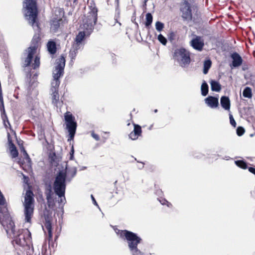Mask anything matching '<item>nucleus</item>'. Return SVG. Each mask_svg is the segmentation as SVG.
Returning a JSON list of instances; mask_svg holds the SVG:
<instances>
[{"mask_svg":"<svg viewBox=\"0 0 255 255\" xmlns=\"http://www.w3.org/2000/svg\"><path fill=\"white\" fill-rule=\"evenodd\" d=\"M0 223L4 228L8 237L13 238L14 239L13 241L16 244L20 246H27L29 248V251L27 252V254H30L31 252H33V247H32L31 250L30 249L31 235L28 229H21L16 231L15 230L14 223L11 219V217L1 221Z\"/></svg>","mask_w":255,"mask_h":255,"instance_id":"obj_1","label":"nucleus"},{"mask_svg":"<svg viewBox=\"0 0 255 255\" xmlns=\"http://www.w3.org/2000/svg\"><path fill=\"white\" fill-rule=\"evenodd\" d=\"M116 232L120 238L127 241L131 255H145V254L137 248L138 245L141 243L142 239L137 234L127 230H118Z\"/></svg>","mask_w":255,"mask_h":255,"instance_id":"obj_2","label":"nucleus"},{"mask_svg":"<svg viewBox=\"0 0 255 255\" xmlns=\"http://www.w3.org/2000/svg\"><path fill=\"white\" fill-rule=\"evenodd\" d=\"M23 6L26 10L25 15L29 20V23L33 28L36 27L37 29H39L37 22L38 10L36 2L34 0H25L23 2Z\"/></svg>","mask_w":255,"mask_h":255,"instance_id":"obj_3","label":"nucleus"},{"mask_svg":"<svg viewBox=\"0 0 255 255\" xmlns=\"http://www.w3.org/2000/svg\"><path fill=\"white\" fill-rule=\"evenodd\" d=\"M65 61V57L63 55L56 60L55 70L53 72V81L51 82V91H58L60 83L59 78L63 75Z\"/></svg>","mask_w":255,"mask_h":255,"instance_id":"obj_4","label":"nucleus"},{"mask_svg":"<svg viewBox=\"0 0 255 255\" xmlns=\"http://www.w3.org/2000/svg\"><path fill=\"white\" fill-rule=\"evenodd\" d=\"M66 173L63 170L58 172L53 184V188L55 194L60 197L65 194L66 187Z\"/></svg>","mask_w":255,"mask_h":255,"instance_id":"obj_5","label":"nucleus"},{"mask_svg":"<svg viewBox=\"0 0 255 255\" xmlns=\"http://www.w3.org/2000/svg\"><path fill=\"white\" fill-rule=\"evenodd\" d=\"M34 194L30 190H27L26 191L24 197V215L25 217V221L27 223H30L31 218L34 212Z\"/></svg>","mask_w":255,"mask_h":255,"instance_id":"obj_6","label":"nucleus"},{"mask_svg":"<svg viewBox=\"0 0 255 255\" xmlns=\"http://www.w3.org/2000/svg\"><path fill=\"white\" fill-rule=\"evenodd\" d=\"M173 58L183 68L187 67L191 62L189 51L183 47L176 48L174 50Z\"/></svg>","mask_w":255,"mask_h":255,"instance_id":"obj_7","label":"nucleus"},{"mask_svg":"<svg viewBox=\"0 0 255 255\" xmlns=\"http://www.w3.org/2000/svg\"><path fill=\"white\" fill-rule=\"evenodd\" d=\"M98 9L96 7L91 9L87 13L86 18L83 20V29L87 30V36H90L92 33L94 25L97 21Z\"/></svg>","mask_w":255,"mask_h":255,"instance_id":"obj_8","label":"nucleus"},{"mask_svg":"<svg viewBox=\"0 0 255 255\" xmlns=\"http://www.w3.org/2000/svg\"><path fill=\"white\" fill-rule=\"evenodd\" d=\"M66 128L69 133V139H73L76 133L77 124L75 117L69 112L64 114Z\"/></svg>","mask_w":255,"mask_h":255,"instance_id":"obj_9","label":"nucleus"},{"mask_svg":"<svg viewBox=\"0 0 255 255\" xmlns=\"http://www.w3.org/2000/svg\"><path fill=\"white\" fill-rule=\"evenodd\" d=\"M180 11L182 12V17L184 20L190 21L192 20V14L190 4L185 0L181 4Z\"/></svg>","mask_w":255,"mask_h":255,"instance_id":"obj_10","label":"nucleus"},{"mask_svg":"<svg viewBox=\"0 0 255 255\" xmlns=\"http://www.w3.org/2000/svg\"><path fill=\"white\" fill-rule=\"evenodd\" d=\"M230 57L232 61L229 66L232 69L238 68L242 65L243 60L238 53L234 52L231 54Z\"/></svg>","mask_w":255,"mask_h":255,"instance_id":"obj_11","label":"nucleus"},{"mask_svg":"<svg viewBox=\"0 0 255 255\" xmlns=\"http://www.w3.org/2000/svg\"><path fill=\"white\" fill-rule=\"evenodd\" d=\"M88 36H87V30L79 32L78 34L76 35L75 42L73 45H75L77 47L83 48L84 45V41L85 38Z\"/></svg>","mask_w":255,"mask_h":255,"instance_id":"obj_12","label":"nucleus"},{"mask_svg":"<svg viewBox=\"0 0 255 255\" xmlns=\"http://www.w3.org/2000/svg\"><path fill=\"white\" fill-rule=\"evenodd\" d=\"M190 45L194 49L201 51L204 46V40L202 37L196 36L191 40Z\"/></svg>","mask_w":255,"mask_h":255,"instance_id":"obj_13","label":"nucleus"},{"mask_svg":"<svg viewBox=\"0 0 255 255\" xmlns=\"http://www.w3.org/2000/svg\"><path fill=\"white\" fill-rule=\"evenodd\" d=\"M26 51H27V55L24 60V63L23 66L24 67H28L31 64L33 58V55L36 52V47L35 46L29 47L27 48Z\"/></svg>","mask_w":255,"mask_h":255,"instance_id":"obj_14","label":"nucleus"},{"mask_svg":"<svg viewBox=\"0 0 255 255\" xmlns=\"http://www.w3.org/2000/svg\"><path fill=\"white\" fill-rule=\"evenodd\" d=\"M205 102L211 108H217L219 105L218 98L212 96L207 97L205 99Z\"/></svg>","mask_w":255,"mask_h":255,"instance_id":"obj_15","label":"nucleus"},{"mask_svg":"<svg viewBox=\"0 0 255 255\" xmlns=\"http://www.w3.org/2000/svg\"><path fill=\"white\" fill-rule=\"evenodd\" d=\"M134 129L128 135L129 137L132 140L136 139L140 136L142 132L141 127L136 124H133Z\"/></svg>","mask_w":255,"mask_h":255,"instance_id":"obj_16","label":"nucleus"},{"mask_svg":"<svg viewBox=\"0 0 255 255\" xmlns=\"http://www.w3.org/2000/svg\"><path fill=\"white\" fill-rule=\"evenodd\" d=\"M63 171L66 173V180L67 182H70L76 175L77 170L76 167H73L70 168H67L66 167L65 171Z\"/></svg>","mask_w":255,"mask_h":255,"instance_id":"obj_17","label":"nucleus"},{"mask_svg":"<svg viewBox=\"0 0 255 255\" xmlns=\"http://www.w3.org/2000/svg\"><path fill=\"white\" fill-rule=\"evenodd\" d=\"M220 104L222 107L225 110H229L231 107L230 100L226 96H222L220 99Z\"/></svg>","mask_w":255,"mask_h":255,"instance_id":"obj_18","label":"nucleus"},{"mask_svg":"<svg viewBox=\"0 0 255 255\" xmlns=\"http://www.w3.org/2000/svg\"><path fill=\"white\" fill-rule=\"evenodd\" d=\"M47 48L51 54H55L57 51L56 44L53 40H50L47 43Z\"/></svg>","mask_w":255,"mask_h":255,"instance_id":"obj_19","label":"nucleus"},{"mask_svg":"<svg viewBox=\"0 0 255 255\" xmlns=\"http://www.w3.org/2000/svg\"><path fill=\"white\" fill-rule=\"evenodd\" d=\"M44 194L46 196L47 200H49L50 198L53 197V193L52 191V188L50 183L45 184Z\"/></svg>","mask_w":255,"mask_h":255,"instance_id":"obj_20","label":"nucleus"},{"mask_svg":"<svg viewBox=\"0 0 255 255\" xmlns=\"http://www.w3.org/2000/svg\"><path fill=\"white\" fill-rule=\"evenodd\" d=\"M211 89L212 91L219 92L221 90V85L219 82L215 80L210 81Z\"/></svg>","mask_w":255,"mask_h":255,"instance_id":"obj_21","label":"nucleus"},{"mask_svg":"<svg viewBox=\"0 0 255 255\" xmlns=\"http://www.w3.org/2000/svg\"><path fill=\"white\" fill-rule=\"evenodd\" d=\"M60 20L56 19L52 20L50 29L52 32L55 33L58 31L60 27Z\"/></svg>","mask_w":255,"mask_h":255,"instance_id":"obj_22","label":"nucleus"},{"mask_svg":"<svg viewBox=\"0 0 255 255\" xmlns=\"http://www.w3.org/2000/svg\"><path fill=\"white\" fill-rule=\"evenodd\" d=\"M9 141V150L11 154L12 158H15L18 155V151L15 146V145L11 142Z\"/></svg>","mask_w":255,"mask_h":255,"instance_id":"obj_23","label":"nucleus"},{"mask_svg":"<svg viewBox=\"0 0 255 255\" xmlns=\"http://www.w3.org/2000/svg\"><path fill=\"white\" fill-rule=\"evenodd\" d=\"M212 65V61L210 59H206L204 62L203 72L207 74Z\"/></svg>","mask_w":255,"mask_h":255,"instance_id":"obj_24","label":"nucleus"},{"mask_svg":"<svg viewBox=\"0 0 255 255\" xmlns=\"http://www.w3.org/2000/svg\"><path fill=\"white\" fill-rule=\"evenodd\" d=\"M81 48L77 47L75 45H73L72 48H71L69 56L70 57L71 60L74 59L77 55L78 50L80 49Z\"/></svg>","mask_w":255,"mask_h":255,"instance_id":"obj_25","label":"nucleus"},{"mask_svg":"<svg viewBox=\"0 0 255 255\" xmlns=\"http://www.w3.org/2000/svg\"><path fill=\"white\" fill-rule=\"evenodd\" d=\"M201 95L206 96L208 94L209 87L205 81H203L201 86Z\"/></svg>","mask_w":255,"mask_h":255,"instance_id":"obj_26","label":"nucleus"},{"mask_svg":"<svg viewBox=\"0 0 255 255\" xmlns=\"http://www.w3.org/2000/svg\"><path fill=\"white\" fill-rule=\"evenodd\" d=\"M45 227L47 230L48 237L49 239H51L52 238L53 234H52V227L51 222L48 220H46L45 223Z\"/></svg>","mask_w":255,"mask_h":255,"instance_id":"obj_27","label":"nucleus"},{"mask_svg":"<svg viewBox=\"0 0 255 255\" xmlns=\"http://www.w3.org/2000/svg\"><path fill=\"white\" fill-rule=\"evenodd\" d=\"M252 96V89L249 87H246L243 91V96L245 98L251 99Z\"/></svg>","mask_w":255,"mask_h":255,"instance_id":"obj_28","label":"nucleus"},{"mask_svg":"<svg viewBox=\"0 0 255 255\" xmlns=\"http://www.w3.org/2000/svg\"><path fill=\"white\" fill-rule=\"evenodd\" d=\"M146 21L145 22V26L146 27L148 28L151 25L153 20V16L151 13L148 12L145 15Z\"/></svg>","mask_w":255,"mask_h":255,"instance_id":"obj_29","label":"nucleus"},{"mask_svg":"<svg viewBox=\"0 0 255 255\" xmlns=\"http://www.w3.org/2000/svg\"><path fill=\"white\" fill-rule=\"evenodd\" d=\"M236 165L241 168L246 169L248 168V164L246 161L243 160H238L235 162Z\"/></svg>","mask_w":255,"mask_h":255,"instance_id":"obj_30","label":"nucleus"},{"mask_svg":"<svg viewBox=\"0 0 255 255\" xmlns=\"http://www.w3.org/2000/svg\"><path fill=\"white\" fill-rule=\"evenodd\" d=\"M52 92L51 96L52 99V103L56 105L59 101V96L58 91H51Z\"/></svg>","mask_w":255,"mask_h":255,"instance_id":"obj_31","label":"nucleus"},{"mask_svg":"<svg viewBox=\"0 0 255 255\" xmlns=\"http://www.w3.org/2000/svg\"><path fill=\"white\" fill-rule=\"evenodd\" d=\"M158 40L163 45H166L167 42V40L162 34H159L157 36Z\"/></svg>","mask_w":255,"mask_h":255,"instance_id":"obj_32","label":"nucleus"},{"mask_svg":"<svg viewBox=\"0 0 255 255\" xmlns=\"http://www.w3.org/2000/svg\"><path fill=\"white\" fill-rule=\"evenodd\" d=\"M50 162L52 164H57V156L55 152L52 153L49 155Z\"/></svg>","mask_w":255,"mask_h":255,"instance_id":"obj_33","label":"nucleus"},{"mask_svg":"<svg viewBox=\"0 0 255 255\" xmlns=\"http://www.w3.org/2000/svg\"><path fill=\"white\" fill-rule=\"evenodd\" d=\"M155 26L156 30L159 32H160L163 30L164 27V24L163 23L159 21H157L156 22Z\"/></svg>","mask_w":255,"mask_h":255,"instance_id":"obj_34","label":"nucleus"},{"mask_svg":"<svg viewBox=\"0 0 255 255\" xmlns=\"http://www.w3.org/2000/svg\"><path fill=\"white\" fill-rule=\"evenodd\" d=\"M40 65V58L38 56H36L34 59V63L32 64L34 69L39 67Z\"/></svg>","mask_w":255,"mask_h":255,"instance_id":"obj_35","label":"nucleus"},{"mask_svg":"<svg viewBox=\"0 0 255 255\" xmlns=\"http://www.w3.org/2000/svg\"><path fill=\"white\" fill-rule=\"evenodd\" d=\"M245 132V129L243 127H238L236 129L237 134L241 136L244 134Z\"/></svg>","mask_w":255,"mask_h":255,"instance_id":"obj_36","label":"nucleus"},{"mask_svg":"<svg viewBox=\"0 0 255 255\" xmlns=\"http://www.w3.org/2000/svg\"><path fill=\"white\" fill-rule=\"evenodd\" d=\"M175 37V33L173 31H171L168 35V40L172 42L173 40H174Z\"/></svg>","mask_w":255,"mask_h":255,"instance_id":"obj_37","label":"nucleus"},{"mask_svg":"<svg viewBox=\"0 0 255 255\" xmlns=\"http://www.w3.org/2000/svg\"><path fill=\"white\" fill-rule=\"evenodd\" d=\"M229 119H230V124L233 127H236V122L232 114H229Z\"/></svg>","mask_w":255,"mask_h":255,"instance_id":"obj_38","label":"nucleus"},{"mask_svg":"<svg viewBox=\"0 0 255 255\" xmlns=\"http://www.w3.org/2000/svg\"><path fill=\"white\" fill-rule=\"evenodd\" d=\"M160 203L162 205H165L167 206V207H170L172 206L171 204L169 202H168L165 199H161L159 200Z\"/></svg>","mask_w":255,"mask_h":255,"instance_id":"obj_39","label":"nucleus"},{"mask_svg":"<svg viewBox=\"0 0 255 255\" xmlns=\"http://www.w3.org/2000/svg\"><path fill=\"white\" fill-rule=\"evenodd\" d=\"M47 203L48 206L49 208L53 207V206L54 205V199H53V197L50 198L49 200H47Z\"/></svg>","mask_w":255,"mask_h":255,"instance_id":"obj_40","label":"nucleus"},{"mask_svg":"<svg viewBox=\"0 0 255 255\" xmlns=\"http://www.w3.org/2000/svg\"><path fill=\"white\" fill-rule=\"evenodd\" d=\"M60 199L58 200V202L59 204H65L66 203V198L65 195L59 197Z\"/></svg>","mask_w":255,"mask_h":255,"instance_id":"obj_41","label":"nucleus"},{"mask_svg":"<svg viewBox=\"0 0 255 255\" xmlns=\"http://www.w3.org/2000/svg\"><path fill=\"white\" fill-rule=\"evenodd\" d=\"M91 136L96 140V141H99L100 140V137L99 136V135H98L97 134L94 133V131L92 132L91 133Z\"/></svg>","mask_w":255,"mask_h":255,"instance_id":"obj_42","label":"nucleus"},{"mask_svg":"<svg viewBox=\"0 0 255 255\" xmlns=\"http://www.w3.org/2000/svg\"><path fill=\"white\" fill-rule=\"evenodd\" d=\"M194 157L196 158H202L204 155L201 153H195L193 155Z\"/></svg>","mask_w":255,"mask_h":255,"instance_id":"obj_43","label":"nucleus"},{"mask_svg":"<svg viewBox=\"0 0 255 255\" xmlns=\"http://www.w3.org/2000/svg\"><path fill=\"white\" fill-rule=\"evenodd\" d=\"M24 158L28 163L31 164V160L28 154H25V155L24 156Z\"/></svg>","mask_w":255,"mask_h":255,"instance_id":"obj_44","label":"nucleus"},{"mask_svg":"<svg viewBox=\"0 0 255 255\" xmlns=\"http://www.w3.org/2000/svg\"><path fill=\"white\" fill-rule=\"evenodd\" d=\"M24 158L28 163L31 164V160L28 154H25V155L24 156Z\"/></svg>","mask_w":255,"mask_h":255,"instance_id":"obj_45","label":"nucleus"},{"mask_svg":"<svg viewBox=\"0 0 255 255\" xmlns=\"http://www.w3.org/2000/svg\"><path fill=\"white\" fill-rule=\"evenodd\" d=\"M249 171L255 175V168L253 167H250L248 168Z\"/></svg>","mask_w":255,"mask_h":255,"instance_id":"obj_46","label":"nucleus"},{"mask_svg":"<svg viewBox=\"0 0 255 255\" xmlns=\"http://www.w3.org/2000/svg\"><path fill=\"white\" fill-rule=\"evenodd\" d=\"M91 197L92 198V201H93V203L94 205H96L98 208H99L98 204H97V202H96L95 198L94 197L93 195H91Z\"/></svg>","mask_w":255,"mask_h":255,"instance_id":"obj_47","label":"nucleus"},{"mask_svg":"<svg viewBox=\"0 0 255 255\" xmlns=\"http://www.w3.org/2000/svg\"><path fill=\"white\" fill-rule=\"evenodd\" d=\"M20 150L21 152L23 153V156H24L25 154H28L23 146L20 147Z\"/></svg>","mask_w":255,"mask_h":255,"instance_id":"obj_48","label":"nucleus"},{"mask_svg":"<svg viewBox=\"0 0 255 255\" xmlns=\"http://www.w3.org/2000/svg\"><path fill=\"white\" fill-rule=\"evenodd\" d=\"M74 149L73 146H72V148L71 149L70 152V154L74 155Z\"/></svg>","mask_w":255,"mask_h":255,"instance_id":"obj_49","label":"nucleus"},{"mask_svg":"<svg viewBox=\"0 0 255 255\" xmlns=\"http://www.w3.org/2000/svg\"><path fill=\"white\" fill-rule=\"evenodd\" d=\"M141 165L138 166V168L139 169H142L144 167V163L143 162H141Z\"/></svg>","mask_w":255,"mask_h":255,"instance_id":"obj_50","label":"nucleus"},{"mask_svg":"<svg viewBox=\"0 0 255 255\" xmlns=\"http://www.w3.org/2000/svg\"><path fill=\"white\" fill-rule=\"evenodd\" d=\"M74 155L70 154L69 159L73 160L74 159Z\"/></svg>","mask_w":255,"mask_h":255,"instance_id":"obj_51","label":"nucleus"},{"mask_svg":"<svg viewBox=\"0 0 255 255\" xmlns=\"http://www.w3.org/2000/svg\"><path fill=\"white\" fill-rule=\"evenodd\" d=\"M248 69L247 67L245 65H244L242 67V69L243 71H245L247 69Z\"/></svg>","mask_w":255,"mask_h":255,"instance_id":"obj_52","label":"nucleus"},{"mask_svg":"<svg viewBox=\"0 0 255 255\" xmlns=\"http://www.w3.org/2000/svg\"><path fill=\"white\" fill-rule=\"evenodd\" d=\"M87 168V167L86 166H82L80 169V170H83L84 169H86Z\"/></svg>","mask_w":255,"mask_h":255,"instance_id":"obj_53","label":"nucleus"},{"mask_svg":"<svg viewBox=\"0 0 255 255\" xmlns=\"http://www.w3.org/2000/svg\"><path fill=\"white\" fill-rule=\"evenodd\" d=\"M152 126H153V125H151V126L149 127L148 129H149V130H151V129H152Z\"/></svg>","mask_w":255,"mask_h":255,"instance_id":"obj_54","label":"nucleus"},{"mask_svg":"<svg viewBox=\"0 0 255 255\" xmlns=\"http://www.w3.org/2000/svg\"><path fill=\"white\" fill-rule=\"evenodd\" d=\"M147 0H144V5H146V2H147Z\"/></svg>","mask_w":255,"mask_h":255,"instance_id":"obj_55","label":"nucleus"},{"mask_svg":"<svg viewBox=\"0 0 255 255\" xmlns=\"http://www.w3.org/2000/svg\"><path fill=\"white\" fill-rule=\"evenodd\" d=\"M115 56H116V55H115V54H113L112 55V58L113 59V58H114V57H115Z\"/></svg>","mask_w":255,"mask_h":255,"instance_id":"obj_56","label":"nucleus"},{"mask_svg":"<svg viewBox=\"0 0 255 255\" xmlns=\"http://www.w3.org/2000/svg\"><path fill=\"white\" fill-rule=\"evenodd\" d=\"M117 2V6H118L119 0H116Z\"/></svg>","mask_w":255,"mask_h":255,"instance_id":"obj_57","label":"nucleus"},{"mask_svg":"<svg viewBox=\"0 0 255 255\" xmlns=\"http://www.w3.org/2000/svg\"><path fill=\"white\" fill-rule=\"evenodd\" d=\"M154 113L157 112V109L154 110Z\"/></svg>","mask_w":255,"mask_h":255,"instance_id":"obj_58","label":"nucleus"},{"mask_svg":"<svg viewBox=\"0 0 255 255\" xmlns=\"http://www.w3.org/2000/svg\"><path fill=\"white\" fill-rule=\"evenodd\" d=\"M77 1V0H74V2H75Z\"/></svg>","mask_w":255,"mask_h":255,"instance_id":"obj_59","label":"nucleus"}]
</instances>
